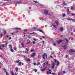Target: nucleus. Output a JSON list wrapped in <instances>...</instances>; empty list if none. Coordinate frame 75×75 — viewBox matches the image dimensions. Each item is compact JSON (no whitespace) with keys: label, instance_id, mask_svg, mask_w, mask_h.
<instances>
[{"label":"nucleus","instance_id":"obj_50","mask_svg":"<svg viewBox=\"0 0 75 75\" xmlns=\"http://www.w3.org/2000/svg\"><path fill=\"white\" fill-rule=\"evenodd\" d=\"M48 69L49 71H50V72H51V71H52L51 70H50V69Z\"/></svg>","mask_w":75,"mask_h":75},{"label":"nucleus","instance_id":"obj_55","mask_svg":"<svg viewBox=\"0 0 75 75\" xmlns=\"http://www.w3.org/2000/svg\"><path fill=\"white\" fill-rule=\"evenodd\" d=\"M52 74L54 75H55V74L54 73H52Z\"/></svg>","mask_w":75,"mask_h":75},{"label":"nucleus","instance_id":"obj_13","mask_svg":"<svg viewBox=\"0 0 75 75\" xmlns=\"http://www.w3.org/2000/svg\"><path fill=\"white\" fill-rule=\"evenodd\" d=\"M16 3V4H20L21 3V1H18Z\"/></svg>","mask_w":75,"mask_h":75},{"label":"nucleus","instance_id":"obj_46","mask_svg":"<svg viewBox=\"0 0 75 75\" xmlns=\"http://www.w3.org/2000/svg\"><path fill=\"white\" fill-rule=\"evenodd\" d=\"M23 31H24L25 32H26L27 31V30L25 29L23 30Z\"/></svg>","mask_w":75,"mask_h":75},{"label":"nucleus","instance_id":"obj_2","mask_svg":"<svg viewBox=\"0 0 75 75\" xmlns=\"http://www.w3.org/2000/svg\"><path fill=\"white\" fill-rule=\"evenodd\" d=\"M62 41H63L61 39L60 40L57 41V44H59V43H60V42H62Z\"/></svg>","mask_w":75,"mask_h":75},{"label":"nucleus","instance_id":"obj_14","mask_svg":"<svg viewBox=\"0 0 75 75\" xmlns=\"http://www.w3.org/2000/svg\"><path fill=\"white\" fill-rule=\"evenodd\" d=\"M21 45H22V47H23V48H24V43H22L21 44Z\"/></svg>","mask_w":75,"mask_h":75},{"label":"nucleus","instance_id":"obj_4","mask_svg":"<svg viewBox=\"0 0 75 75\" xmlns=\"http://www.w3.org/2000/svg\"><path fill=\"white\" fill-rule=\"evenodd\" d=\"M31 61V59H29L28 58H26V61H28L29 62Z\"/></svg>","mask_w":75,"mask_h":75},{"label":"nucleus","instance_id":"obj_9","mask_svg":"<svg viewBox=\"0 0 75 75\" xmlns=\"http://www.w3.org/2000/svg\"><path fill=\"white\" fill-rule=\"evenodd\" d=\"M46 55V54L45 53V54L43 55L42 58L44 59H45V57Z\"/></svg>","mask_w":75,"mask_h":75},{"label":"nucleus","instance_id":"obj_6","mask_svg":"<svg viewBox=\"0 0 75 75\" xmlns=\"http://www.w3.org/2000/svg\"><path fill=\"white\" fill-rule=\"evenodd\" d=\"M47 69V67H45L44 69H42L41 70V71L42 72H44V71H45V69Z\"/></svg>","mask_w":75,"mask_h":75},{"label":"nucleus","instance_id":"obj_30","mask_svg":"<svg viewBox=\"0 0 75 75\" xmlns=\"http://www.w3.org/2000/svg\"><path fill=\"white\" fill-rule=\"evenodd\" d=\"M34 49H33L32 50H31V52H34Z\"/></svg>","mask_w":75,"mask_h":75},{"label":"nucleus","instance_id":"obj_32","mask_svg":"<svg viewBox=\"0 0 75 75\" xmlns=\"http://www.w3.org/2000/svg\"><path fill=\"white\" fill-rule=\"evenodd\" d=\"M6 73L7 75H9V74L7 72V71H6Z\"/></svg>","mask_w":75,"mask_h":75},{"label":"nucleus","instance_id":"obj_22","mask_svg":"<svg viewBox=\"0 0 75 75\" xmlns=\"http://www.w3.org/2000/svg\"><path fill=\"white\" fill-rule=\"evenodd\" d=\"M4 33V34H5V35H6V34H7V33L6 32V31H5V30H4L3 31Z\"/></svg>","mask_w":75,"mask_h":75},{"label":"nucleus","instance_id":"obj_37","mask_svg":"<svg viewBox=\"0 0 75 75\" xmlns=\"http://www.w3.org/2000/svg\"><path fill=\"white\" fill-rule=\"evenodd\" d=\"M34 71L35 72H37V69H35L34 70Z\"/></svg>","mask_w":75,"mask_h":75},{"label":"nucleus","instance_id":"obj_7","mask_svg":"<svg viewBox=\"0 0 75 75\" xmlns=\"http://www.w3.org/2000/svg\"><path fill=\"white\" fill-rule=\"evenodd\" d=\"M64 31V30H63V28L61 27L60 28V32H62V31Z\"/></svg>","mask_w":75,"mask_h":75},{"label":"nucleus","instance_id":"obj_34","mask_svg":"<svg viewBox=\"0 0 75 75\" xmlns=\"http://www.w3.org/2000/svg\"><path fill=\"white\" fill-rule=\"evenodd\" d=\"M66 45H63L62 46V47H63V48H64L65 47H66Z\"/></svg>","mask_w":75,"mask_h":75},{"label":"nucleus","instance_id":"obj_39","mask_svg":"<svg viewBox=\"0 0 75 75\" xmlns=\"http://www.w3.org/2000/svg\"><path fill=\"white\" fill-rule=\"evenodd\" d=\"M14 50L15 51H16L17 50V48L15 47L14 48Z\"/></svg>","mask_w":75,"mask_h":75},{"label":"nucleus","instance_id":"obj_53","mask_svg":"<svg viewBox=\"0 0 75 75\" xmlns=\"http://www.w3.org/2000/svg\"><path fill=\"white\" fill-rule=\"evenodd\" d=\"M48 62H46V65L48 64Z\"/></svg>","mask_w":75,"mask_h":75},{"label":"nucleus","instance_id":"obj_15","mask_svg":"<svg viewBox=\"0 0 75 75\" xmlns=\"http://www.w3.org/2000/svg\"><path fill=\"white\" fill-rule=\"evenodd\" d=\"M67 14H70V11H69V9H67Z\"/></svg>","mask_w":75,"mask_h":75},{"label":"nucleus","instance_id":"obj_16","mask_svg":"<svg viewBox=\"0 0 75 75\" xmlns=\"http://www.w3.org/2000/svg\"><path fill=\"white\" fill-rule=\"evenodd\" d=\"M10 50L11 51V52H14V50H13V49H12V48Z\"/></svg>","mask_w":75,"mask_h":75},{"label":"nucleus","instance_id":"obj_60","mask_svg":"<svg viewBox=\"0 0 75 75\" xmlns=\"http://www.w3.org/2000/svg\"><path fill=\"white\" fill-rule=\"evenodd\" d=\"M64 49H66V48H67V47L66 46L65 47H64Z\"/></svg>","mask_w":75,"mask_h":75},{"label":"nucleus","instance_id":"obj_54","mask_svg":"<svg viewBox=\"0 0 75 75\" xmlns=\"http://www.w3.org/2000/svg\"><path fill=\"white\" fill-rule=\"evenodd\" d=\"M17 74H18V73H15V75H17Z\"/></svg>","mask_w":75,"mask_h":75},{"label":"nucleus","instance_id":"obj_45","mask_svg":"<svg viewBox=\"0 0 75 75\" xmlns=\"http://www.w3.org/2000/svg\"><path fill=\"white\" fill-rule=\"evenodd\" d=\"M50 57L51 58H54V57H53L52 56H50Z\"/></svg>","mask_w":75,"mask_h":75},{"label":"nucleus","instance_id":"obj_62","mask_svg":"<svg viewBox=\"0 0 75 75\" xmlns=\"http://www.w3.org/2000/svg\"><path fill=\"white\" fill-rule=\"evenodd\" d=\"M30 34H34L33 33H30Z\"/></svg>","mask_w":75,"mask_h":75},{"label":"nucleus","instance_id":"obj_23","mask_svg":"<svg viewBox=\"0 0 75 75\" xmlns=\"http://www.w3.org/2000/svg\"><path fill=\"white\" fill-rule=\"evenodd\" d=\"M24 52L26 54H27L28 53V51H24Z\"/></svg>","mask_w":75,"mask_h":75},{"label":"nucleus","instance_id":"obj_63","mask_svg":"<svg viewBox=\"0 0 75 75\" xmlns=\"http://www.w3.org/2000/svg\"><path fill=\"white\" fill-rule=\"evenodd\" d=\"M0 49L1 50H2V48H1V47H0Z\"/></svg>","mask_w":75,"mask_h":75},{"label":"nucleus","instance_id":"obj_35","mask_svg":"<svg viewBox=\"0 0 75 75\" xmlns=\"http://www.w3.org/2000/svg\"><path fill=\"white\" fill-rule=\"evenodd\" d=\"M32 29H33V30H35V28H36L35 27H33L32 28Z\"/></svg>","mask_w":75,"mask_h":75},{"label":"nucleus","instance_id":"obj_19","mask_svg":"<svg viewBox=\"0 0 75 75\" xmlns=\"http://www.w3.org/2000/svg\"><path fill=\"white\" fill-rule=\"evenodd\" d=\"M63 4L64 5H65L66 6H67V3H66L65 2H63Z\"/></svg>","mask_w":75,"mask_h":75},{"label":"nucleus","instance_id":"obj_18","mask_svg":"<svg viewBox=\"0 0 75 75\" xmlns=\"http://www.w3.org/2000/svg\"><path fill=\"white\" fill-rule=\"evenodd\" d=\"M15 29H16V30H21V29H20V28H15Z\"/></svg>","mask_w":75,"mask_h":75},{"label":"nucleus","instance_id":"obj_36","mask_svg":"<svg viewBox=\"0 0 75 75\" xmlns=\"http://www.w3.org/2000/svg\"><path fill=\"white\" fill-rule=\"evenodd\" d=\"M50 74V72L49 71H47V75H48V74Z\"/></svg>","mask_w":75,"mask_h":75},{"label":"nucleus","instance_id":"obj_51","mask_svg":"<svg viewBox=\"0 0 75 75\" xmlns=\"http://www.w3.org/2000/svg\"><path fill=\"white\" fill-rule=\"evenodd\" d=\"M8 40H11V37H10L8 39Z\"/></svg>","mask_w":75,"mask_h":75},{"label":"nucleus","instance_id":"obj_8","mask_svg":"<svg viewBox=\"0 0 75 75\" xmlns=\"http://www.w3.org/2000/svg\"><path fill=\"white\" fill-rule=\"evenodd\" d=\"M55 23H56L57 25H58L59 23L58 21H55Z\"/></svg>","mask_w":75,"mask_h":75},{"label":"nucleus","instance_id":"obj_44","mask_svg":"<svg viewBox=\"0 0 75 75\" xmlns=\"http://www.w3.org/2000/svg\"><path fill=\"white\" fill-rule=\"evenodd\" d=\"M33 65L35 66L36 65V63H34L33 64Z\"/></svg>","mask_w":75,"mask_h":75},{"label":"nucleus","instance_id":"obj_38","mask_svg":"<svg viewBox=\"0 0 75 75\" xmlns=\"http://www.w3.org/2000/svg\"><path fill=\"white\" fill-rule=\"evenodd\" d=\"M29 38V39H30L31 38H32V37H31V36H28Z\"/></svg>","mask_w":75,"mask_h":75},{"label":"nucleus","instance_id":"obj_25","mask_svg":"<svg viewBox=\"0 0 75 75\" xmlns=\"http://www.w3.org/2000/svg\"><path fill=\"white\" fill-rule=\"evenodd\" d=\"M30 41H29L26 44H30Z\"/></svg>","mask_w":75,"mask_h":75},{"label":"nucleus","instance_id":"obj_40","mask_svg":"<svg viewBox=\"0 0 75 75\" xmlns=\"http://www.w3.org/2000/svg\"><path fill=\"white\" fill-rule=\"evenodd\" d=\"M39 64H40V63H39L38 62L37 63V66H38Z\"/></svg>","mask_w":75,"mask_h":75},{"label":"nucleus","instance_id":"obj_21","mask_svg":"<svg viewBox=\"0 0 75 75\" xmlns=\"http://www.w3.org/2000/svg\"><path fill=\"white\" fill-rule=\"evenodd\" d=\"M20 60H18L16 61V63H18V62H20Z\"/></svg>","mask_w":75,"mask_h":75},{"label":"nucleus","instance_id":"obj_24","mask_svg":"<svg viewBox=\"0 0 75 75\" xmlns=\"http://www.w3.org/2000/svg\"><path fill=\"white\" fill-rule=\"evenodd\" d=\"M58 64H59V62H58V61H57V63H56V65H58Z\"/></svg>","mask_w":75,"mask_h":75},{"label":"nucleus","instance_id":"obj_20","mask_svg":"<svg viewBox=\"0 0 75 75\" xmlns=\"http://www.w3.org/2000/svg\"><path fill=\"white\" fill-rule=\"evenodd\" d=\"M65 40L67 42V43H68V40L66 38L65 39Z\"/></svg>","mask_w":75,"mask_h":75},{"label":"nucleus","instance_id":"obj_48","mask_svg":"<svg viewBox=\"0 0 75 75\" xmlns=\"http://www.w3.org/2000/svg\"><path fill=\"white\" fill-rule=\"evenodd\" d=\"M72 15L73 16H75V14L72 13Z\"/></svg>","mask_w":75,"mask_h":75},{"label":"nucleus","instance_id":"obj_26","mask_svg":"<svg viewBox=\"0 0 75 75\" xmlns=\"http://www.w3.org/2000/svg\"><path fill=\"white\" fill-rule=\"evenodd\" d=\"M53 26L54 28H57V27H56V25H53Z\"/></svg>","mask_w":75,"mask_h":75},{"label":"nucleus","instance_id":"obj_47","mask_svg":"<svg viewBox=\"0 0 75 75\" xmlns=\"http://www.w3.org/2000/svg\"><path fill=\"white\" fill-rule=\"evenodd\" d=\"M25 49H26V51H29V50H28V49H27V48H26Z\"/></svg>","mask_w":75,"mask_h":75},{"label":"nucleus","instance_id":"obj_17","mask_svg":"<svg viewBox=\"0 0 75 75\" xmlns=\"http://www.w3.org/2000/svg\"><path fill=\"white\" fill-rule=\"evenodd\" d=\"M18 64H19V66H21V62H19L18 63Z\"/></svg>","mask_w":75,"mask_h":75},{"label":"nucleus","instance_id":"obj_61","mask_svg":"<svg viewBox=\"0 0 75 75\" xmlns=\"http://www.w3.org/2000/svg\"><path fill=\"white\" fill-rule=\"evenodd\" d=\"M36 39H35V38L34 39V41H36Z\"/></svg>","mask_w":75,"mask_h":75},{"label":"nucleus","instance_id":"obj_1","mask_svg":"<svg viewBox=\"0 0 75 75\" xmlns=\"http://www.w3.org/2000/svg\"><path fill=\"white\" fill-rule=\"evenodd\" d=\"M52 69H53L54 68V67H55V63H52Z\"/></svg>","mask_w":75,"mask_h":75},{"label":"nucleus","instance_id":"obj_56","mask_svg":"<svg viewBox=\"0 0 75 75\" xmlns=\"http://www.w3.org/2000/svg\"><path fill=\"white\" fill-rule=\"evenodd\" d=\"M63 72L64 74H65V73H66V72L65 71H63Z\"/></svg>","mask_w":75,"mask_h":75},{"label":"nucleus","instance_id":"obj_43","mask_svg":"<svg viewBox=\"0 0 75 75\" xmlns=\"http://www.w3.org/2000/svg\"><path fill=\"white\" fill-rule=\"evenodd\" d=\"M53 45L54 46H55V45H56V44H55V43H53Z\"/></svg>","mask_w":75,"mask_h":75},{"label":"nucleus","instance_id":"obj_11","mask_svg":"<svg viewBox=\"0 0 75 75\" xmlns=\"http://www.w3.org/2000/svg\"><path fill=\"white\" fill-rule=\"evenodd\" d=\"M37 31H40V32H41V33H44V32H43V31H42V30H41L40 29L38 30H37Z\"/></svg>","mask_w":75,"mask_h":75},{"label":"nucleus","instance_id":"obj_59","mask_svg":"<svg viewBox=\"0 0 75 75\" xmlns=\"http://www.w3.org/2000/svg\"><path fill=\"white\" fill-rule=\"evenodd\" d=\"M1 37H2V36L3 35L2 34H1Z\"/></svg>","mask_w":75,"mask_h":75},{"label":"nucleus","instance_id":"obj_58","mask_svg":"<svg viewBox=\"0 0 75 75\" xmlns=\"http://www.w3.org/2000/svg\"><path fill=\"white\" fill-rule=\"evenodd\" d=\"M42 42H43V44H44V40H42Z\"/></svg>","mask_w":75,"mask_h":75},{"label":"nucleus","instance_id":"obj_64","mask_svg":"<svg viewBox=\"0 0 75 75\" xmlns=\"http://www.w3.org/2000/svg\"><path fill=\"white\" fill-rule=\"evenodd\" d=\"M74 32L75 33V30H73Z\"/></svg>","mask_w":75,"mask_h":75},{"label":"nucleus","instance_id":"obj_28","mask_svg":"<svg viewBox=\"0 0 75 75\" xmlns=\"http://www.w3.org/2000/svg\"><path fill=\"white\" fill-rule=\"evenodd\" d=\"M70 9H71V10H73V9H74V8L72 6H71L70 8Z\"/></svg>","mask_w":75,"mask_h":75},{"label":"nucleus","instance_id":"obj_52","mask_svg":"<svg viewBox=\"0 0 75 75\" xmlns=\"http://www.w3.org/2000/svg\"><path fill=\"white\" fill-rule=\"evenodd\" d=\"M34 2H35V3H38V2H37V1H34Z\"/></svg>","mask_w":75,"mask_h":75},{"label":"nucleus","instance_id":"obj_49","mask_svg":"<svg viewBox=\"0 0 75 75\" xmlns=\"http://www.w3.org/2000/svg\"><path fill=\"white\" fill-rule=\"evenodd\" d=\"M45 57H46V58H47V55L46 54V55H45Z\"/></svg>","mask_w":75,"mask_h":75},{"label":"nucleus","instance_id":"obj_12","mask_svg":"<svg viewBox=\"0 0 75 75\" xmlns=\"http://www.w3.org/2000/svg\"><path fill=\"white\" fill-rule=\"evenodd\" d=\"M68 20H72V21H73V19L70 18H67Z\"/></svg>","mask_w":75,"mask_h":75},{"label":"nucleus","instance_id":"obj_5","mask_svg":"<svg viewBox=\"0 0 75 75\" xmlns=\"http://www.w3.org/2000/svg\"><path fill=\"white\" fill-rule=\"evenodd\" d=\"M44 12L45 14H48V10H45L44 11Z\"/></svg>","mask_w":75,"mask_h":75},{"label":"nucleus","instance_id":"obj_41","mask_svg":"<svg viewBox=\"0 0 75 75\" xmlns=\"http://www.w3.org/2000/svg\"><path fill=\"white\" fill-rule=\"evenodd\" d=\"M35 41H33V42H32V43H33V44H35Z\"/></svg>","mask_w":75,"mask_h":75},{"label":"nucleus","instance_id":"obj_31","mask_svg":"<svg viewBox=\"0 0 75 75\" xmlns=\"http://www.w3.org/2000/svg\"><path fill=\"white\" fill-rule=\"evenodd\" d=\"M18 68H16V71H18Z\"/></svg>","mask_w":75,"mask_h":75},{"label":"nucleus","instance_id":"obj_57","mask_svg":"<svg viewBox=\"0 0 75 75\" xmlns=\"http://www.w3.org/2000/svg\"><path fill=\"white\" fill-rule=\"evenodd\" d=\"M10 48L11 49L13 48V47L11 46H10Z\"/></svg>","mask_w":75,"mask_h":75},{"label":"nucleus","instance_id":"obj_29","mask_svg":"<svg viewBox=\"0 0 75 75\" xmlns=\"http://www.w3.org/2000/svg\"><path fill=\"white\" fill-rule=\"evenodd\" d=\"M3 69H4V71H5L6 72H7V71H6V69L3 68Z\"/></svg>","mask_w":75,"mask_h":75},{"label":"nucleus","instance_id":"obj_42","mask_svg":"<svg viewBox=\"0 0 75 75\" xmlns=\"http://www.w3.org/2000/svg\"><path fill=\"white\" fill-rule=\"evenodd\" d=\"M1 46H2V47H4V45H1Z\"/></svg>","mask_w":75,"mask_h":75},{"label":"nucleus","instance_id":"obj_27","mask_svg":"<svg viewBox=\"0 0 75 75\" xmlns=\"http://www.w3.org/2000/svg\"><path fill=\"white\" fill-rule=\"evenodd\" d=\"M66 16V15H65V14H64L63 15V17H65Z\"/></svg>","mask_w":75,"mask_h":75},{"label":"nucleus","instance_id":"obj_3","mask_svg":"<svg viewBox=\"0 0 75 75\" xmlns=\"http://www.w3.org/2000/svg\"><path fill=\"white\" fill-rule=\"evenodd\" d=\"M69 52H75V50H74L73 49H70L69 50Z\"/></svg>","mask_w":75,"mask_h":75},{"label":"nucleus","instance_id":"obj_10","mask_svg":"<svg viewBox=\"0 0 75 75\" xmlns=\"http://www.w3.org/2000/svg\"><path fill=\"white\" fill-rule=\"evenodd\" d=\"M36 54L35 53H34L33 54H32L31 56V57H35Z\"/></svg>","mask_w":75,"mask_h":75},{"label":"nucleus","instance_id":"obj_33","mask_svg":"<svg viewBox=\"0 0 75 75\" xmlns=\"http://www.w3.org/2000/svg\"><path fill=\"white\" fill-rule=\"evenodd\" d=\"M12 75H15V74H14V72H12Z\"/></svg>","mask_w":75,"mask_h":75}]
</instances>
